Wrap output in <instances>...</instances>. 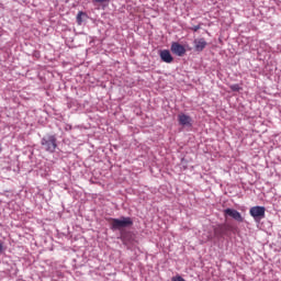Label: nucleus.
Segmentation results:
<instances>
[{
  "mask_svg": "<svg viewBox=\"0 0 281 281\" xmlns=\"http://www.w3.org/2000/svg\"><path fill=\"white\" fill-rule=\"evenodd\" d=\"M56 142H57L56 136L47 135L42 138L41 144L44 150H46V153H56V148L58 146Z\"/></svg>",
  "mask_w": 281,
  "mask_h": 281,
  "instance_id": "obj_1",
  "label": "nucleus"
},
{
  "mask_svg": "<svg viewBox=\"0 0 281 281\" xmlns=\"http://www.w3.org/2000/svg\"><path fill=\"white\" fill-rule=\"evenodd\" d=\"M110 225L111 229H124V227H131V225H133V220L124 216L121 218H112Z\"/></svg>",
  "mask_w": 281,
  "mask_h": 281,
  "instance_id": "obj_2",
  "label": "nucleus"
},
{
  "mask_svg": "<svg viewBox=\"0 0 281 281\" xmlns=\"http://www.w3.org/2000/svg\"><path fill=\"white\" fill-rule=\"evenodd\" d=\"M265 212H267L265 206H252L249 210V214L255 218V221H261V218H265Z\"/></svg>",
  "mask_w": 281,
  "mask_h": 281,
  "instance_id": "obj_3",
  "label": "nucleus"
},
{
  "mask_svg": "<svg viewBox=\"0 0 281 281\" xmlns=\"http://www.w3.org/2000/svg\"><path fill=\"white\" fill-rule=\"evenodd\" d=\"M224 216L227 218V216H231V218H234V221H237V223H243L245 218H243V215L240 212L234 210V209H225L224 210Z\"/></svg>",
  "mask_w": 281,
  "mask_h": 281,
  "instance_id": "obj_4",
  "label": "nucleus"
},
{
  "mask_svg": "<svg viewBox=\"0 0 281 281\" xmlns=\"http://www.w3.org/2000/svg\"><path fill=\"white\" fill-rule=\"evenodd\" d=\"M171 52L172 54H176V56H186V46L173 42L171 44Z\"/></svg>",
  "mask_w": 281,
  "mask_h": 281,
  "instance_id": "obj_5",
  "label": "nucleus"
},
{
  "mask_svg": "<svg viewBox=\"0 0 281 281\" xmlns=\"http://www.w3.org/2000/svg\"><path fill=\"white\" fill-rule=\"evenodd\" d=\"M178 122L180 126H192V117L184 113L178 114Z\"/></svg>",
  "mask_w": 281,
  "mask_h": 281,
  "instance_id": "obj_6",
  "label": "nucleus"
},
{
  "mask_svg": "<svg viewBox=\"0 0 281 281\" xmlns=\"http://www.w3.org/2000/svg\"><path fill=\"white\" fill-rule=\"evenodd\" d=\"M160 58H161L162 63H167V64H170V63H172V60H175V58L170 54V50H168V49H164L160 52Z\"/></svg>",
  "mask_w": 281,
  "mask_h": 281,
  "instance_id": "obj_7",
  "label": "nucleus"
},
{
  "mask_svg": "<svg viewBox=\"0 0 281 281\" xmlns=\"http://www.w3.org/2000/svg\"><path fill=\"white\" fill-rule=\"evenodd\" d=\"M195 52H203L207 47V42L205 38H199L194 41Z\"/></svg>",
  "mask_w": 281,
  "mask_h": 281,
  "instance_id": "obj_8",
  "label": "nucleus"
},
{
  "mask_svg": "<svg viewBox=\"0 0 281 281\" xmlns=\"http://www.w3.org/2000/svg\"><path fill=\"white\" fill-rule=\"evenodd\" d=\"M229 232V225L222 224L217 228H215L216 236H225Z\"/></svg>",
  "mask_w": 281,
  "mask_h": 281,
  "instance_id": "obj_9",
  "label": "nucleus"
},
{
  "mask_svg": "<svg viewBox=\"0 0 281 281\" xmlns=\"http://www.w3.org/2000/svg\"><path fill=\"white\" fill-rule=\"evenodd\" d=\"M233 91H240V86L238 83L232 85L229 87Z\"/></svg>",
  "mask_w": 281,
  "mask_h": 281,
  "instance_id": "obj_10",
  "label": "nucleus"
},
{
  "mask_svg": "<svg viewBox=\"0 0 281 281\" xmlns=\"http://www.w3.org/2000/svg\"><path fill=\"white\" fill-rule=\"evenodd\" d=\"M82 14H85L83 12H79L78 15H77V21L78 23H82Z\"/></svg>",
  "mask_w": 281,
  "mask_h": 281,
  "instance_id": "obj_11",
  "label": "nucleus"
},
{
  "mask_svg": "<svg viewBox=\"0 0 281 281\" xmlns=\"http://www.w3.org/2000/svg\"><path fill=\"white\" fill-rule=\"evenodd\" d=\"M172 281H186V279H183L181 276H178V277H173Z\"/></svg>",
  "mask_w": 281,
  "mask_h": 281,
  "instance_id": "obj_12",
  "label": "nucleus"
},
{
  "mask_svg": "<svg viewBox=\"0 0 281 281\" xmlns=\"http://www.w3.org/2000/svg\"><path fill=\"white\" fill-rule=\"evenodd\" d=\"M193 32H199L201 30V25H195L191 29Z\"/></svg>",
  "mask_w": 281,
  "mask_h": 281,
  "instance_id": "obj_13",
  "label": "nucleus"
},
{
  "mask_svg": "<svg viewBox=\"0 0 281 281\" xmlns=\"http://www.w3.org/2000/svg\"><path fill=\"white\" fill-rule=\"evenodd\" d=\"M94 3H104L106 0H92Z\"/></svg>",
  "mask_w": 281,
  "mask_h": 281,
  "instance_id": "obj_14",
  "label": "nucleus"
},
{
  "mask_svg": "<svg viewBox=\"0 0 281 281\" xmlns=\"http://www.w3.org/2000/svg\"><path fill=\"white\" fill-rule=\"evenodd\" d=\"M0 254H3V243L0 241Z\"/></svg>",
  "mask_w": 281,
  "mask_h": 281,
  "instance_id": "obj_15",
  "label": "nucleus"
}]
</instances>
